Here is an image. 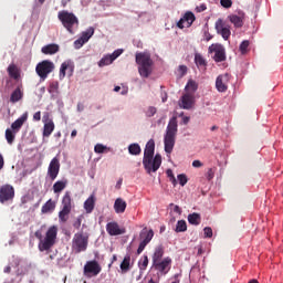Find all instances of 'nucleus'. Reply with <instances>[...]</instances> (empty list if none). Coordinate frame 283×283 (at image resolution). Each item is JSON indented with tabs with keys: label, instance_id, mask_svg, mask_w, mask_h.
<instances>
[{
	"label": "nucleus",
	"instance_id": "f257e3e1",
	"mask_svg": "<svg viewBox=\"0 0 283 283\" xmlns=\"http://www.w3.org/2000/svg\"><path fill=\"white\" fill-rule=\"evenodd\" d=\"M154 151H156V142L150 139L146 144L143 158L144 169H146L147 174L156 172L163 165V157L160 154H156L154 157Z\"/></svg>",
	"mask_w": 283,
	"mask_h": 283
},
{
	"label": "nucleus",
	"instance_id": "f03ea898",
	"mask_svg": "<svg viewBox=\"0 0 283 283\" xmlns=\"http://www.w3.org/2000/svg\"><path fill=\"white\" fill-rule=\"evenodd\" d=\"M135 61L138 65V72L142 78H149L151 72H154V60H151V54L148 52L136 53Z\"/></svg>",
	"mask_w": 283,
	"mask_h": 283
},
{
	"label": "nucleus",
	"instance_id": "7ed1b4c3",
	"mask_svg": "<svg viewBox=\"0 0 283 283\" xmlns=\"http://www.w3.org/2000/svg\"><path fill=\"white\" fill-rule=\"evenodd\" d=\"M178 134V117L174 116L170 118L168 126L166 128V134L164 137V145L166 154H171L174 147L176 146V136Z\"/></svg>",
	"mask_w": 283,
	"mask_h": 283
},
{
	"label": "nucleus",
	"instance_id": "20e7f679",
	"mask_svg": "<svg viewBox=\"0 0 283 283\" xmlns=\"http://www.w3.org/2000/svg\"><path fill=\"white\" fill-rule=\"evenodd\" d=\"M57 19L61 21L63 28L70 32V34H74V25L78 28V18L70 11L62 10L57 13Z\"/></svg>",
	"mask_w": 283,
	"mask_h": 283
},
{
	"label": "nucleus",
	"instance_id": "39448f33",
	"mask_svg": "<svg viewBox=\"0 0 283 283\" xmlns=\"http://www.w3.org/2000/svg\"><path fill=\"white\" fill-rule=\"evenodd\" d=\"M56 235H59V228L52 226L46 231L45 238L39 243L40 251H50L54 244H56Z\"/></svg>",
	"mask_w": 283,
	"mask_h": 283
},
{
	"label": "nucleus",
	"instance_id": "423d86ee",
	"mask_svg": "<svg viewBox=\"0 0 283 283\" xmlns=\"http://www.w3.org/2000/svg\"><path fill=\"white\" fill-rule=\"evenodd\" d=\"M70 213H72V193L66 191L62 198V210L59 212L61 222H67Z\"/></svg>",
	"mask_w": 283,
	"mask_h": 283
},
{
	"label": "nucleus",
	"instance_id": "0eeeda50",
	"mask_svg": "<svg viewBox=\"0 0 283 283\" xmlns=\"http://www.w3.org/2000/svg\"><path fill=\"white\" fill-rule=\"evenodd\" d=\"M54 62L50 60H44L36 65V74L40 76L41 81H45L48 78V75L52 74L54 72Z\"/></svg>",
	"mask_w": 283,
	"mask_h": 283
},
{
	"label": "nucleus",
	"instance_id": "6e6552de",
	"mask_svg": "<svg viewBox=\"0 0 283 283\" xmlns=\"http://www.w3.org/2000/svg\"><path fill=\"white\" fill-rule=\"evenodd\" d=\"M208 52L209 54H214L212 59L216 63H222L227 61V50L222 44H219V43L211 44L208 49Z\"/></svg>",
	"mask_w": 283,
	"mask_h": 283
},
{
	"label": "nucleus",
	"instance_id": "1a4fd4ad",
	"mask_svg": "<svg viewBox=\"0 0 283 283\" xmlns=\"http://www.w3.org/2000/svg\"><path fill=\"white\" fill-rule=\"evenodd\" d=\"M87 237L83 235L82 232L75 233L73 238L72 249L75 253H82L87 251Z\"/></svg>",
	"mask_w": 283,
	"mask_h": 283
},
{
	"label": "nucleus",
	"instance_id": "9d476101",
	"mask_svg": "<svg viewBox=\"0 0 283 283\" xmlns=\"http://www.w3.org/2000/svg\"><path fill=\"white\" fill-rule=\"evenodd\" d=\"M139 237L142 241L137 249V255H140V253L145 251V247H147L151 242V240H154V230H147V228H144L139 233Z\"/></svg>",
	"mask_w": 283,
	"mask_h": 283
},
{
	"label": "nucleus",
	"instance_id": "9b49d317",
	"mask_svg": "<svg viewBox=\"0 0 283 283\" xmlns=\"http://www.w3.org/2000/svg\"><path fill=\"white\" fill-rule=\"evenodd\" d=\"M14 200V187L10 185H3L0 187V202L6 205V202H12Z\"/></svg>",
	"mask_w": 283,
	"mask_h": 283
},
{
	"label": "nucleus",
	"instance_id": "f8f14e48",
	"mask_svg": "<svg viewBox=\"0 0 283 283\" xmlns=\"http://www.w3.org/2000/svg\"><path fill=\"white\" fill-rule=\"evenodd\" d=\"M101 271H103V268H101V264H98L96 260L88 261L84 265V275H86V277H96Z\"/></svg>",
	"mask_w": 283,
	"mask_h": 283
},
{
	"label": "nucleus",
	"instance_id": "ddd939ff",
	"mask_svg": "<svg viewBox=\"0 0 283 283\" xmlns=\"http://www.w3.org/2000/svg\"><path fill=\"white\" fill-rule=\"evenodd\" d=\"M42 123H44V127H43V137L44 138H50V136H52V132H54V120H52V118H50V113H44V115L42 116Z\"/></svg>",
	"mask_w": 283,
	"mask_h": 283
},
{
	"label": "nucleus",
	"instance_id": "4468645a",
	"mask_svg": "<svg viewBox=\"0 0 283 283\" xmlns=\"http://www.w3.org/2000/svg\"><path fill=\"white\" fill-rule=\"evenodd\" d=\"M153 266L156 271H158L163 275H167L168 271H171V258L168 256L161 261H157L153 263Z\"/></svg>",
	"mask_w": 283,
	"mask_h": 283
},
{
	"label": "nucleus",
	"instance_id": "2eb2a0df",
	"mask_svg": "<svg viewBox=\"0 0 283 283\" xmlns=\"http://www.w3.org/2000/svg\"><path fill=\"white\" fill-rule=\"evenodd\" d=\"M216 30L217 34H220L222 39H224V41H229L231 36V27L224 24V21H222V19L217 20Z\"/></svg>",
	"mask_w": 283,
	"mask_h": 283
},
{
	"label": "nucleus",
	"instance_id": "dca6fc26",
	"mask_svg": "<svg viewBox=\"0 0 283 283\" xmlns=\"http://www.w3.org/2000/svg\"><path fill=\"white\" fill-rule=\"evenodd\" d=\"M193 21H196V14L191 11H187L177 22V28H179V30H184V28H191V25H193Z\"/></svg>",
	"mask_w": 283,
	"mask_h": 283
},
{
	"label": "nucleus",
	"instance_id": "f3484780",
	"mask_svg": "<svg viewBox=\"0 0 283 283\" xmlns=\"http://www.w3.org/2000/svg\"><path fill=\"white\" fill-rule=\"evenodd\" d=\"M229 81H231V75L229 73L219 75L216 80L218 92H227L229 90Z\"/></svg>",
	"mask_w": 283,
	"mask_h": 283
},
{
	"label": "nucleus",
	"instance_id": "a211bd4d",
	"mask_svg": "<svg viewBox=\"0 0 283 283\" xmlns=\"http://www.w3.org/2000/svg\"><path fill=\"white\" fill-rule=\"evenodd\" d=\"M59 171H61V163L59 161V158L54 157L48 168V176L51 178V180H56L59 176Z\"/></svg>",
	"mask_w": 283,
	"mask_h": 283
},
{
	"label": "nucleus",
	"instance_id": "6ab92c4d",
	"mask_svg": "<svg viewBox=\"0 0 283 283\" xmlns=\"http://www.w3.org/2000/svg\"><path fill=\"white\" fill-rule=\"evenodd\" d=\"M106 231L108 235H123L125 234V228H120L118 222L112 221L106 224Z\"/></svg>",
	"mask_w": 283,
	"mask_h": 283
},
{
	"label": "nucleus",
	"instance_id": "aec40b11",
	"mask_svg": "<svg viewBox=\"0 0 283 283\" xmlns=\"http://www.w3.org/2000/svg\"><path fill=\"white\" fill-rule=\"evenodd\" d=\"M193 103H195L193 94L186 93L180 98L179 107L181 109H191V107H193Z\"/></svg>",
	"mask_w": 283,
	"mask_h": 283
},
{
	"label": "nucleus",
	"instance_id": "412c9836",
	"mask_svg": "<svg viewBox=\"0 0 283 283\" xmlns=\"http://www.w3.org/2000/svg\"><path fill=\"white\" fill-rule=\"evenodd\" d=\"M228 19L234 25V28H242V25H244V12L231 14L228 17Z\"/></svg>",
	"mask_w": 283,
	"mask_h": 283
},
{
	"label": "nucleus",
	"instance_id": "4be33fe9",
	"mask_svg": "<svg viewBox=\"0 0 283 283\" xmlns=\"http://www.w3.org/2000/svg\"><path fill=\"white\" fill-rule=\"evenodd\" d=\"M7 72L10 78H13L14 81H19V78H21V71L19 70L17 64H10L7 69Z\"/></svg>",
	"mask_w": 283,
	"mask_h": 283
},
{
	"label": "nucleus",
	"instance_id": "5701e85b",
	"mask_svg": "<svg viewBox=\"0 0 283 283\" xmlns=\"http://www.w3.org/2000/svg\"><path fill=\"white\" fill-rule=\"evenodd\" d=\"M96 207V196L91 195L84 202V209L86 213H92Z\"/></svg>",
	"mask_w": 283,
	"mask_h": 283
},
{
	"label": "nucleus",
	"instance_id": "b1692460",
	"mask_svg": "<svg viewBox=\"0 0 283 283\" xmlns=\"http://www.w3.org/2000/svg\"><path fill=\"white\" fill-rule=\"evenodd\" d=\"M127 209V202L123 198H117L114 202L115 213H125Z\"/></svg>",
	"mask_w": 283,
	"mask_h": 283
},
{
	"label": "nucleus",
	"instance_id": "393cba45",
	"mask_svg": "<svg viewBox=\"0 0 283 283\" xmlns=\"http://www.w3.org/2000/svg\"><path fill=\"white\" fill-rule=\"evenodd\" d=\"M119 269L122 273H128V271L132 269V256L129 254L124 258L119 265Z\"/></svg>",
	"mask_w": 283,
	"mask_h": 283
},
{
	"label": "nucleus",
	"instance_id": "a878e982",
	"mask_svg": "<svg viewBox=\"0 0 283 283\" xmlns=\"http://www.w3.org/2000/svg\"><path fill=\"white\" fill-rule=\"evenodd\" d=\"M164 255H165V249L163 248V245L157 247L153 254V264H155L156 262H160Z\"/></svg>",
	"mask_w": 283,
	"mask_h": 283
},
{
	"label": "nucleus",
	"instance_id": "bb28decb",
	"mask_svg": "<svg viewBox=\"0 0 283 283\" xmlns=\"http://www.w3.org/2000/svg\"><path fill=\"white\" fill-rule=\"evenodd\" d=\"M27 119H28V117L25 115H23L11 124V129H13L14 134H17V132H19V129H21V127H23V123H25Z\"/></svg>",
	"mask_w": 283,
	"mask_h": 283
},
{
	"label": "nucleus",
	"instance_id": "cd10ccee",
	"mask_svg": "<svg viewBox=\"0 0 283 283\" xmlns=\"http://www.w3.org/2000/svg\"><path fill=\"white\" fill-rule=\"evenodd\" d=\"M23 98V91H21V87H17L10 96V102L11 103H19Z\"/></svg>",
	"mask_w": 283,
	"mask_h": 283
},
{
	"label": "nucleus",
	"instance_id": "c85d7f7f",
	"mask_svg": "<svg viewBox=\"0 0 283 283\" xmlns=\"http://www.w3.org/2000/svg\"><path fill=\"white\" fill-rule=\"evenodd\" d=\"M24 167L25 168H24V171H23V176H30V174H32V171H34L36 169V161L27 160Z\"/></svg>",
	"mask_w": 283,
	"mask_h": 283
},
{
	"label": "nucleus",
	"instance_id": "c756f323",
	"mask_svg": "<svg viewBox=\"0 0 283 283\" xmlns=\"http://www.w3.org/2000/svg\"><path fill=\"white\" fill-rule=\"evenodd\" d=\"M42 54H56L59 52V44H48L42 48Z\"/></svg>",
	"mask_w": 283,
	"mask_h": 283
},
{
	"label": "nucleus",
	"instance_id": "7c9ffc66",
	"mask_svg": "<svg viewBox=\"0 0 283 283\" xmlns=\"http://www.w3.org/2000/svg\"><path fill=\"white\" fill-rule=\"evenodd\" d=\"M56 209V202L52 201V199L48 200L42 207V213H52Z\"/></svg>",
	"mask_w": 283,
	"mask_h": 283
},
{
	"label": "nucleus",
	"instance_id": "2f4dec72",
	"mask_svg": "<svg viewBox=\"0 0 283 283\" xmlns=\"http://www.w3.org/2000/svg\"><path fill=\"white\" fill-rule=\"evenodd\" d=\"M65 187H67V179L59 180L53 185V191L54 193H61Z\"/></svg>",
	"mask_w": 283,
	"mask_h": 283
},
{
	"label": "nucleus",
	"instance_id": "473e14b6",
	"mask_svg": "<svg viewBox=\"0 0 283 283\" xmlns=\"http://www.w3.org/2000/svg\"><path fill=\"white\" fill-rule=\"evenodd\" d=\"M198 91V83H196V81L193 80H189L187 85H186V92H188L187 94H196V92Z\"/></svg>",
	"mask_w": 283,
	"mask_h": 283
},
{
	"label": "nucleus",
	"instance_id": "72a5a7b5",
	"mask_svg": "<svg viewBox=\"0 0 283 283\" xmlns=\"http://www.w3.org/2000/svg\"><path fill=\"white\" fill-rule=\"evenodd\" d=\"M201 218H200V213H191L188 216V222L189 224H193L195 227H198V224H200Z\"/></svg>",
	"mask_w": 283,
	"mask_h": 283
},
{
	"label": "nucleus",
	"instance_id": "f704fd0d",
	"mask_svg": "<svg viewBox=\"0 0 283 283\" xmlns=\"http://www.w3.org/2000/svg\"><path fill=\"white\" fill-rule=\"evenodd\" d=\"M92 36H94V28L90 27L86 31L82 32L81 39L87 43V41H90V39H92Z\"/></svg>",
	"mask_w": 283,
	"mask_h": 283
},
{
	"label": "nucleus",
	"instance_id": "c9c22d12",
	"mask_svg": "<svg viewBox=\"0 0 283 283\" xmlns=\"http://www.w3.org/2000/svg\"><path fill=\"white\" fill-rule=\"evenodd\" d=\"M175 231H176V233H185V231H187V221L179 220L177 222Z\"/></svg>",
	"mask_w": 283,
	"mask_h": 283
},
{
	"label": "nucleus",
	"instance_id": "e433bc0d",
	"mask_svg": "<svg viewBox=\"0 0 283 283\" xmlns=\"http://www.w3.org/2000/svg\"><path fill=\"white\" fill-rule=\"evenodd\" d=\"M138 266L140 269V271H146L147 266H149V258L147 255H144L139 262H138Z\"/></svg>",
	"mask_w": 283,
	"mask_h": 283
},
{
	"label": "nucleus",
	"instance_id": "4c0bfd02",
	"mask_svg": "<svg viewBox=\"0 0 283 283\" xmlns=\"http://www.w3.org/2000/svg\"><path fill=\"white\" fill-rule=\"evenodd\" d=\"M114 63V59L111 55H106L102 57V61L98 62L99 67H105V65H112Z\"/></svg>",
	"mask_w": 283,
	"mask_h": 283
},
{
	"label": "nucleus",
	"instance_id": "58836bf2",
	"mask_svg": "<svg viewBox=\"0 0 283 283\" xmlns=\"http://www.w3.org/2000/svg\"><path fill=\"white\" fill-rule=\"evenodd\" d=\"M195 63L200 67H205L207 65V61H205V57H202L200 53L195 54Z\"/></svg>",
	"mask_w": 283,
	"mask_h": 283
},
{
	"label": "nucleus",
	"instance_id": "ea45409f",
	"mask_svg": "<svg viewBox=\"0 0 283 283\" xmlns=\"http://www.w3.org/2000/svg\"><path fill=\"white\" fill-rule=\"evenodd\" d=\"M128 151H129V154H132V156H138L140 154V145L132 144L128 147Z\"/></svg>",
	"mask_w": 283,
	"mask_h": 283
},
{
	"label": "nucleus",
	"instance_id": "a19ab883",
	"mask_svg": "<svg viewBox=\"0 0 283 283\" xmlns=\"http://www.w3.org/2000/svg\"><path fill=\"white\" fill-rule=\"evenodd\" d=\"M14 138H15V135H14V130L12 132V129L8 128L6 130V140L9 145H12V143H14Z\"/></svg>",
	"mask_w": 283,
	"mask_h": 283
},
{
	"label": "nucleus",
	"instance_id": "79ce46f5",
	"mask_svg": "<svg viewBox=\"0 0 283 283\" xmlns=\"http://www.w3.org/2000/svg\"><path fill=\"white\" fill-rule=\"evenodd\" d=\"M67 67H70V62H64L61 64L60 67V80L63 81V77L65 76V72H67Z\"/></svg>",
	"mask_w": 283,
	"mask_h": 283
},
{
	"label": "nucleus",
	"instance_id": "37998d69",
	"mask_svg": "<svg viewBox=\"0 0 283 283\" xmlns=\"http://www.w3.org/2000/svg\"><path fill=\"white\" fill-rule=\"evenodd\" d=\"M249 45H251L249 40L241 42L240 48H239L241 54H247V52H249Z\"/></svg>",
	"mask_w": 283,
	"mask_h": 283
},
{
	"label": "nucleus",
	"instance_id": "c03bdc74",
	"mask_svg": "<svg viewBox=\"0 0 283 283\" xmlns=\"http://www.w3.org/2000/svg\"><path fill=\"white\" fill-rule=\"evenodd\" d=\"M177 180L179 181V185L181 187H185V185H187V182H189V179L187 178V175H185V174L178 175Z\"/></svg>",
	"mask_w": 283,
	"mask_h": 283
},
{
	"label": "nucleus",
	"instance_id": "a18cd8bd",
	"mask_svg": "<svg viewBox=\"0 0 283 283\" xmlns=\"http://www.w3.org/2000/svg\"><path fill=\"white\" fill-rule=\"evenodd\" d=\"M49 92H50V94H54V93L59 92V82L57 81H54L50 84Z\"/></svg>",
	"mask_w": 283,
	"mask_h": 283
},
{
	"label": "nucleus",
	"instance_id": "49530a36",
	"mask_svg": "<svg viewBox=\"0 0 283 283\" xmlns=\"http://www.w3.org/2000/svg\"><path fill=\"white\" fill-rule=\"evenodd\" d=\"M106 149H107V146H104L103 144H97L94 147L95 154H105Z\"/></svg>",
	"mask_w": 283,
	"mask_h": 283
},
{
	"label": "nucleus",
	"instance_id": "de8ad7c7",
	"mask_svg": "<svg viewBox=\"0 0 283 283\" xmlns=\"http://www.w3.org/2000/svg\"><path fill=\"white\" fill-rule=\"evenodd\" d=\"M169 209H171V211H174V213H178V216L182 214V209L179 208V206H177V205L170 203Z\"/></svg>",
	"mask_w": 283,
	"mask_h": 283
},
{
	"label": "nucleus",
	"instance_id": "09e8293b",
	"mask_svg": "<svg viewBox=\"0 0 283 283\" xmlns=\"http://www.w3.org/2000/svg\"><path fill=\"white\" fill-rule=\"evenodd\" d=\"M157 112H158V109H156V107L150 106V107H148L147 111H146V116H147L148 118H151V116H154Z\"/></svg>",
	"mask_w": 283,
	"mask_h": 283
},
{
	"label": "nucleus",
	"instance_id": "8fccbe9b",
	"mask_svg": "<svg viewBox=\"0 0 283 283\" xmlns=\"http://www.w3.org/2000/svg\"><path fill=\"white\" fill-rule=\"evenodd\" d=\"M222 8L229 9L233 6V0H220Z\"/></svg>",
	"mask_w": 283,
	"mask_h": 283
},
{
	"label": "nucleus",
	"instance_id": "3c124183",
	"mask_svg": "<svg viewBox=\"0 0 283 283\" xmlns=\"http://www.w3.org/2000/svg\"><path fill=\"white\" fill-rule=\"evenodd\" d=\"M205 238H213V230L210 227H206L203 229Z\"/></svg>",
	"mask_w": 283,
	"mask_h": 283
},
{
	"label": "nucleus",
	"instance_id": "603ef678",
	"mask_svg": "<svg viewBox=\"0 0 283 283\" xmlns=\"http://www.w3.org/2000/svg\"><path fill=\"white\" fill-rule=\"evenodd\" d=\"M83 223V216L76 218L73 223L74 229H81V224Z\"/></svg>",
	"mask_w": 283,
	"mask_h": 283
},
{
	"label": "nucleus",
	"instance_id": "864d4df0",
	"mask_svg": "<svg viewBox=\"0 0 283 283\" xmlns=\"http://www.w3.org/2000/svg\"><path fill=\"white\" fill-rule=\"evenodd\" d=\"M120 54H123V49L115 50L109 55H111V59H113V61H116V59H118V56H120Z\"/></svg>",
	"mask_w": 283,
	"mask_h": 283
},
{
	"label": "nucleus",
	"instance_id": "5fc2aeb1",
	"mask_svg": "<svg viewBox=\"0 0 283 283\" xmlns=\"http://www.w3.org/2000/svg\"><path fill=\"white\" fill-rule=\"evenodd\" d=\"M74 45H75L76 50H81V48H83V45H85V42L80 38L74 42Z\"/></svg>",
	"mask_w": 283,
	"mask_h": 283
},
{
	"label": "nucleus",
	"instance_id": "6e6d98bb",
	"mask_svg": "<svg viewBox=\"0 0 283 283\" xmlns=\"http://www.w3.org/2000/svg\"><path fill=\"white\" fill-rule=\"evenodd\" d=\"M178 72L180 76H185V74H187V65H179Z\"/></svg>",
	"mask_w": 283,
	"mask_h": 283
},
{
	"label": "nucleus",
	"instance_id": "4d7b16f0",
	"mask_svg": "<svg viewBox=\"0 0 283 283\" xmlns=\"http://www.w3.org/2000/svg\"><path fill=\"white\" fill-rule=\"evenodd\" d=\"M207 10V4L202 3L196 7V12H205Z\"/></svg>",
	"mask_w": 283,
	"mask_h": 283
},
{
	"label": "nucleus",
	"instance_id": "13d9d810",
	"mask_svg": "<svg viewBox=\"0 0 283 283\" xmlns=\"http://www.w3.org/2000/svg\"><path fill=\"white\" fill-rule=\"evenodd\" d=\"M214 174L216 172L212 170V168L208 169V171H207V179L208 180H213Z\"/></svg>",
	"mask_w": 283,
	"mask_h": 283
},
{
	"label": "nucleus",
	"instance_id": "bf43d9fd",
	"mask_svg": "<svg viewBox=\"0 0 283 283\" xmlns=\"http://www.w3.org/2000/svg\"><path fill=\"white\" fill-rule=\"evenodd\" d=\"M203 36H205V41H211L213 39V36L211 35V33H209V31H205Z\"/></svg>",
	"mask_w": 283,
	"mask_h": 283
},
{
	"label": "nucleus",
	"instance_id": "052dcab7",
	"mask_svg": "<svg viewBox=\"0 0 283 283\" xmlns=\"http://www.w3.org/2000/svg\"><path fill=\"white\" fill-rule=\"evenodd\" d=\"M192 167H195V168H200V167H202V161H200V160H193V161H192Z\"/></svg>",
	"mask_w": 283,
	"mask_h": 283
},
{
	"label": "nucleus",
	"instance_id": "680f3d73",
	"mask_svg": "<svg viewBox=\"0 0 283 283\" xmlns=\"http://www.w3.org/2000/svg\"><path fill=\"white\" fill-rule=\"evenodd\" d=\"M189 120H191V118L189 116H184L182 117V124L184 125H189Z\"/></svg>",
	"mask_w": 283,
	"mask_h": 283
},
{
	"label": "nucleus",
	"instance_id": "e2e57ef3",
	"mask_svg": "<svg viewBox=\"0 0 283 283\" xmlns=\"http://www.w3.org/2000/svg\"><path fill=\"white\" fill-rule=\"evenodd\" d=\"M167 176H168V178H175V176H174V171L171 170V169H168L167 170Z\"/></svg>",
	"mask_w": 283,
	"mask_h": 283
},
{
	"label": "nucleus",
	"instance_id": "0e129e2a",
	"mask_svg": "<svg viewBox=\"0 0 283 283\" xmlns=\"http://www.w3.org/2000/svg\"><path fill=\"white\" fill-rule=\"evenodd\" d=\"M3 165H4L3 155L0 154V170L3 169Z\"/></svg>",
	"mask_w": 283,
	"mask_h": 283
},
{
	"label": "nucleus",
	"instance_id": "69168bd1",
	"mask_svg": "<svg viewBox=\"0 0 283 283\" xmlns=\"http://www.w3.org/2000/svg\"><path fill=\"white\" fill-rule=\"evenodd\" d=\"M170 182L174 185V187H176V185H178V181L176 180V177H172L170 179Z\"/></svg>",
	"mask_w": 283,
	"mask_h": 283
},
{
	"label": "nucleus",
	"instance_id": "338daca9",
	"mask_svg": "<svg viewBox=\"0 0 283 283\" xmlns=\"http://www.w3.org/2000/svg\"><path fill=\"white\" fill-rule=\"evenodd\" d=\"M76 134H77L76 129L72 130L71 138H75Z\"/></svg>",
	"mask_w": 283,
	"mask_h": 283
},
{
	"label": "nucleus",
	"instance_id": "774afa93",
	"mask_svg": "<svg viewBox=\"0 0 283 283\" xmlns=\"http://www.w3.org/2000/svg\"><path fill=\"white\" fill-rule=\"evenodd\" d=\"M10 271H12V268L10 266L4 268V273H10Z\"/></svg>",
	"mask_w": 283,
	"mask_h": 283
}]
</instances>
